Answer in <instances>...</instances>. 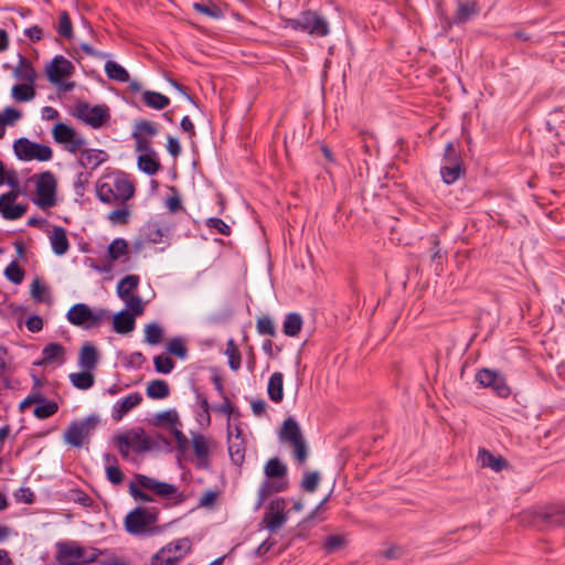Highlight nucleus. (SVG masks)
Listing matches in <instances>:
<instances>
[{
    "label": "nucleus",
    "instance_id": "f257e3e1",
    "mask_svg": "<svg viewBox=\"0 0 565 565\" xmlns=\"http://www.w3.org/2000/svg\"><path fill=\"white\" fill-rule=\"evenodd\" d=\"M55 547V558L58 565H84L94 563L102 553L95 547H84L75 541L57 542Z\"/></svg>",
    "mask_w": 565,
    "mask_h": 565
},
{
    "label": "nucleus",
    "instance_id": "f03ea898",
    "mask_svg": "<svg viewBox=\"0 0 565 565\" xmlns=\"http://www.w3.org/2000/svg\"><path fill=\"white\" fill-rule=\"evenodd\" d=\"M158 520L159 510L157 508L147 509L137 507L126 515L124 526L130 535H151L157 532L153 525Z\"/></svg>",
    "mask_w": 565,
    "mask_h": 565
},
{
    "label": "nucleus",
    "instance_id": "7ed1b4c3",
    "mask_svg": "<svg viewBox=\"0 0 565 565\" xmlns=\"http://www.w3.org/2000/svg\"><path fill=\"white\" fill-rule=\"evenodd\" d=\"M110 317L109 311L104 308L92 310L86 303H75L70 308L66 318L70 323L85 329L98 328Z\"/></svg>",
    "mask_w": 565,
    "mask_h": 565
},
{
    "label": "nucleus",
    "instance_id": "20e7f679",
    "mask_svg": "<svg viewBox=\"0 0 565 565\" xmlns=\"http://www.w3.org/2000/svg\"><path fill=\"white\" fill-rule=\"evenodd\" d=\"M288 25L294 30H300L319 38L326 36L330 32L328 21L311 10L303 11L299 17L290 19Z\"/></svg>",
    "mask_w": 565,
    "mask_h": 565
},
{
    "label": "nucleus",
    "instance_id": "39448f33",
    "mask_svg": "<svg viewBox=\"0 0 565 565\" xmlns=\"http://www.w3.org/2000/svg\"><path fill=\"white\" fill-rule=\"evenodd\" d=\"M98 422V417L95 415L87 416L81 420H73L64 431V441L72 447L81 448L95 430Z\"/></svg>",
    "mask_w": 565,
    "mask_h": 565
},
{
    "label": "nucleus",
    "instance_id": "423d86ee",
    "mask_svg": "<svg viewBox=\"0 0 565 565\" xmlns=\"http://www.w3.org/2000/svg\"><path fill=\"white\" fill-rule=\"evenodd\" d=\"M13 150L19 160L22 161H49L53 157L50 146L33 142L25 137H21L13 143Z\"/></svg>",
    "mask_w": 565,
    "mask_h": 565
},
{
    "label": "nucleus",
    "instance_id": "0eeeda50",
    "mask_svg": "<svg viewBox=\"0 0 565 565\" xmlns=\"http://www.w3.org/2000/svg\"><path fill=\"white\" fill-rule=\"evenodd\" d=\"M35 204L41 209L52 207L56 204V179L51 171L39 174L36 180Z\"/></svg>",
    "mask_w": 565,
    "mask_h": 565
},
{
    "label": "nucleus",
    "instance_id": "6e6552de",
    "mask_svg": "<svg viewBox=\"0 0 565 565\" xmlns=\"http://www.w3.org/2000/svg\"><path fill=\"white\" fill-rule=\"evenodd\" d=\"M76 117L86 125L98 129L110 119V113L106 105L90 106L88 103H79L76 105Z\"/></svg>",
    "mask_w": 565,
    "mask_h": 565
},
{
    "label": "nucleus",
    "instance_id": "1a4fd4ad",
    "mask_svg": "<svg viewBox=\"0 0 565 565\" xmlns=\"http://www.w3.org/2000/svg\"><path fill=\"white\" fill-rule=\"evenodd\" d=\"M286 505L287 501L284 498H276L269 502L262 523L270 533L277 532L287 522L288 513L286 512Z\"/></svg>",
    "mask_w": 565,
    "mask_h": 565
},
{
    "label": "nucleus",
    "instance_id": "9d476101",
    "mask_svg": "<svg viewBox=\"0 0 565 565\" xmlns=\"http://www.w3.org/2000/svg\"><path fill=\"white\" fill-rule=\"evenodd\" d=\"M475 379L480 386L491 388L499 397L505 398L511 394L504 375L498 371L481 369L476 373Z\"/></svg>",
    "mask_w": 565,
    "mask_h": 565
},
{
    "label": "nucleus",
    "instance_id": "9b49d317",
    "mask_svg": "<svg viewBox=\"0 0 565 565\" xmlns=\"http://www.w3.org/2000/svg\"><path fill=\"white\" fill-rule=\"evenodd\" d=\"M136 480L141 488L152 491L157 495L163 498L172 495L175 497L177 504H180L185 500V495L182 492H179L178 488L172 483L159 481L145 475H136Z\"/></svg>",
    "mask_w": 565,
    "mask_h": 565
},
{
    "label": "nucleus",
    "instance_id": "f8f14e48",
    "mask_svg": "<svg viewBox=\"0 0 565 565\" xmlns=\"http://www.w3.org/2000/svg\"><path fill=\"white\" fill-rule=\"evenodd\" d=\"M536 519L546 527L565 529V504L555 503L542 508L535 514Z\"/></svg>",
    "mask_w": 565,
    "mask_h": 565
},
{
    "label": "nucleus",
    "instance_id": "ddd939ff",
    "mask_svg": "<svg viewBox=\"0 0 565 565\" xmlns=\"http://www.w3.org/2000/svg\"><path fill=\"white\" fill-rule=\"evenodd\" d=\"M18 195V191L11 190L0 196V213L4 220H18L26 213V204H14Z\"/></svg>",
    "mask_w": 565,
    "mask_h": 565
},
{
    "label": "nucleus",
    "instance_id": "4468645a",
    "mask_svg": "<svg viewBox=\"0 0 565 565\" xmlns=\"http://www.w3.org/2000/svg\"><path fill=\"white\" fill-rule=\"evenodd\" d=\"M74 73V65L64 56H55L46 67L47 78L52 84H60L61 79Z\"/></svg>",
    "mask_w": 565,
    "mask_h": 565
},
{
    "label": "nucleus",
    "instance_id": "2eb2a0df",
    "mask_svg": "<svg viewBox=\"0 0 565 565\" xmlns=\"http://www.w3.org/2000/svg\"><path fill=\"white\" fill-rule=\"evenodd\" d=\"M126 436L131 450L138 454L151 450L156 446V441L146 436L143 428H132L126 433L120 434Z\"/></svg>",
    "mask_w": 565,
    "mask_h": 565
},
{
    "label": "nucleus",
    "instance_id": "dca6fc26",
    "mask_svg": "<svg viewBox=\"0 0 565 565\" xmlns=\"http://www.w3.org/2000/svg\"><path fill=\"white\" fill-rule=\"evenodd\" d=\"M129 253V246L126 239L124 238H115L108 246L107 249V259L109 264L107 265H92V267L98 273H108L111 270V263L118 260L122 256H127Z\"/></svg>",
    "mask_w": 565,
    "mask_h": 565
},
{
    "label": "nucleus",
    "instance_id": "f3484780",
    "mask_svg": "<svg viewBox=\"0 0 565 565\" xmlns=\"http://www.w3.org/2000/svg\"><path fill=\"white\" fill-rule=\"evenodd\" d=\"M288 486L287 479L266 478L258 488L256 508H260L270 495L287 490Z\"/></svg>",
    "mask_w": 565,
    "mask_h": 565
},
{
    "label": "nucleus",
    "instance_id": "a211bd4d",
    "mask_svg": "<svg viewBox=\"0 0 565 565\" xmlns=\"http://www.w3.org/2000/svg\"><path fill=\"white\" fill-rule=\"evenodd\" d=\"M99 362L97 348L89 341L83 343L78 352V365L82 370L93 371Z\"/></svg>",
    "mask_w": 565,
    "mask_h": 565
},
{
    "label": "nucleus",
    "instance_id": "6ab92c4d",
    "mask_svg": "<svg viewBox=\"0 0 565 565\" xmlns=\"http://www.w3.org/2000/svg\"><path fill=\"white\" fill-rule=\"evenodd\" d=\"M142 402L140 393H131L124 399L117 401L113 406L111 417L114 420L119 422L128 412L137 407Z\"/></svg>",
    "mask_w": 565,
    "mask_h": 565
},
{
    "label": "nucleus",
    "instance_id": "aec40b11",
    "mask_svg": "<svg viewBox=\"0 0 565 565\" xmlns=\"http://www.w3.org/2000/svg\"><path fill=\"white\" fill-rule=\"evenodd\" d=\"M108 156L104 150L84 149L78 157V164L86 170H95L107 160Z\"/></svg>",
    "mask_w": 565,
    "mask_h": 565
},
{
    "label": "nucleus",
    "instance_id": "412c9836",
    "mask_svg": "<svg viewBox=\"0 0 565 565\" xmlns=\"http://www.w3.org/2000/svg\"><path fill=\"white\" fill-rule=\"evenodd\" d=\"M107 182L110 186H113V191H115V194L120 204L132 198L135 188L132 183L124 175H116L111 179H108Z\"/></svg>",
    "mask_w": 565,
    "mask_h": 565
},
{
    "label": "nucleus",
    "instance_id": "4be33fe9",
    "mask_svg": "<svg viewBox=\"0 0 565 565\" xmlns=\"http://www.w3.org/2000/svg\"><path fill=\"white\" fill-rule=\"evenodd\" d=\"M192 548V541L190 537H181L175 541H172L168 543L167 545L162 546L154 555V559H159L162 557V555L166 554H177L182 555V558L191 552Z\"/></svg>",
    "mask_w": 565,
    "mask_h": 565
},
{
    "label": "nucleus",
    "instance_id": "5701e85b",
    "mask_svg": "<svg viewBox=\"0 0 565 565\" xmlns=\"http://www.w3.org/2000/svg\"><path fill=\"white\" fill-rule=\"evenodd\" d=\"M65 348L57 342L46 344L42 350V359L34 362L35 365H49L55 361L58 364L64 363Z\"/></svg>",
    "mask_w": 565,
    "mask_h": 565
},
{
    "label": "nucleus",
    "instance_id": "b1692460",
    "mask_svg": "<svg viewBox=\"0 0 565 565\" xmlns=\"http://www.w3.org/2000/svg\"><path fill=\"white\" fill-rule=\"evenodd\" d=\"M478 460L482 467H488L495 472H500L509 466V462L502 456H494L484 448L479 449Z\"/></svg>",
    "mask_w": 565,
    "mask_h": 565
},
{
    "label": "nucleus",
    "instance_id": "393cba45",
    "mask_svg": "<svg viewBox=\"0 0 565 565\" xmlns=\"http://www.w3.org/2000/svg\"><path fill=\"white\" fill-rule=\"evenodd\" d=\"M13 74L19 81L26 82L30 85H34L38 76L31 61L23 55H19V64Z\"/></svg>",
    "mask_w": 565,
    "mask_h": 565
},
{
    "label": "nucleus",
    "instance_id": "a878e982",
    "mask_svg": "<svg viewBox=\"0 0 565 565\" xmlns=\"http://www.w3.org/2000/svg\"><path fill=\"white\" fill-rule=\"evenodd\" d=\"M50 241L54 254L62 256L67 253L70 248V242L66 236L65 228L61 226H54L50 236Z\"/></svg>",
    "mask_w": 565,
    "mask_h": 565
},
{
    "label": "nucleus",
    "instance_id": "bb28decb",
    "mask_svg": "<svg viewBox=\"0 0 565 565\" xmlns=\"http://www.w3.org/2000/svg\"><path fill=\"white\" fill-rule=\"evenodd\" d=\"M479 13V8L476 1H458L457 13L452 19V23L462 24L469 21L472 17Z\"/></svg>",
    "mask_w": 565,
    "mask_h": 565
},
{
    "label": "nucleus",
    "instance_id": "cd10ccee",
    "mask_svg": "<svg viewBox=\"0 0 565 565\" xmlns=\"http://www.w3.org/2000/svg\"><path fill=\"white\" fill-rule=\"evenodd\" d=\"M136 324L134 315L129 313L127 310H121L116 313L113 318L114 330L117 333L126 334L134 330Z\"/></svg>",
    "mask_w": 565,
    "mask_h": 565
},
{
    "label": "nucleus",
    "instance_id": "c85d7f7f",
    "mask_svg": "<svg viewBox=\"0 0 565 565\" xmlns=\"http://www.w3.org/2000/svg\"><path fill=\"white\" fill-rule=\"evenodd\" d=\"M303 438L299 424L295 418L288 417L284 420L280 430V439L289 444Z\"/></svg>",
    "mask_w": 565,
    "mask_h": 565
},
{
    "label": "nucleus",
    "instance_id": "c756f323",
    "mask_svg": "<svg viewBox=\"0 0 565 565\" xmlns=\"http://www.w3.org/2000/svg\"><path fill=\"white\" fill-rule=\"evenodd\" d=\"M267 393L274 403H280L284 398V375L280 372L271 374L268 381Z\"/></svg>",
    "mask_w": 565,
    "mask_h": 565
},
{
    "label": "nucleus",
    "instance_id": "7c9ffc66",
    "mask_svg": "<svg viewBox=\"0 0 565 565\" xmlns=\"http://www.w3.org/2000/svg\"><path fill=\"white\" fill-rule=\"evenodd\" d=\"M34 402L40 403L34 411L33 414L39 419H45L53 416L58 411V405L54 401H46L42 395H34Z\"/></svg>",
    "mask_w": 565,
    "mask_h": 565
},
{
    "label": "nucleus",
    "instance_id": "2f4dec72",
    "mask_svg": "<svg viewBox=\"0 0 565 565\" xmlns=\"http://www.w3.org/2000/svg\"><path fill=\"white\" fill-rule=\"evenodd\" d=\"M264 473L269 479H287L288 468L279 458L274 457L266 462Z\"/></svg>",
    "mask_w": 565,
    "mask_h": 565
},
{
    "label": "nucleus",
    "instance_id": "473e14b6",
    "mask_svg": "<svg viewBox=\"0 0 565 565\" xmlns=\"http://www.w3.org/2000/svg\"><path fill=\"white\" fill-rule=\"evenodd\" d=\"M192 446L201 467H206L210 456V448L206 438L201 434L193 435Z\"/></svg>",
    "mask_w": 565,
    "mask_h": 565
},
{
    "label": "nucleus",
    "instance_id": "72a5a7b5",
    "mask_svg": "<svg viewBox=\"0 0 565 565\" xmlns=\"http://www.w3.org/2000/svg\"><path fill=\"white\" fill-rule=\"evenodd\" d=\"M137 166L148 175H154L161 168L156 152L139 154Z\"/></svg>",
    "mask_w": 565,
    "mask_h": 565
},
{
    "label": "nucleus",
    "instance_id": "f704fd0d",
    "mask_svg": "<svg viewBox=\"0 0 565 565\" xmlns=\"http://www.w3.org/2000/svg\"><path fill=\"white\" fill-rule=\"evenodd\" d=\"M302 317L297 312H290L285 317L282 331L287 337H297L302 328Z\"/></svg>",
    "mask_w": 565,
    "mask_h": 565
},
{
    "label": "nucleus",
    "instance_id": "c9c22d12",
    "mask_svg": "<svg viewBox=\"0 0 565 565\" xmlns=\"http://www.w3.org/2000/svg\"><path fill=\"white\" fill-rule=\"evenodd\" d=\"M142 100L148 107L157 110H162L170 104V99L166 95L153 90H146L142 94Z\"/></svg>",
    "mask_w": 565,
    "mask_h": 565
},
{
    "label": "nucleus",
    "instance_id": "e433bc0d",
    "mask_svg": "<svg viewBox=\"0 0 565 565\" xmlns=\"http://www.w3.org/2000/svg\"><path fill=\"white\" fill-rule=\"evenodd\" d=\"M68 377L72 385L82 391L89 390L95 383L92 371L83 370L82 372L71 373Z\"/></svg>",
    "mask_w": 565,
    "mask_h": 565
},
{
    "label": "nucleus",
    "instance_id": "4c0bfd02",
    "mask_svg": "<svg viewBox=\"0 0 565 565\" xmlns=\"http://www.w3.org/2000/svg\"><path fill=\"white\" fill-rule=\"evenodd\" d=\"M139 276L138 275H127L122 279L119 280L117 285V295L120 299H126L130 294L137 289L139 285Z\"/></svg>",
    "mask_w": 565,
    "mask_h": 565
},
{
    "label": "nucleus",
    "instance_id": "58836bf2",
    "mask_svg": "<svg viewBox=\"0 0 565 565\" xmlns=\"http://www.w3.org/2000/svg\"><path fill=\"white\" fill-rule=\"evenodd\" d=\"M192 8L198 13L204 14L211 19H222L224 17L223 10L211 0L206 2H194Z\"/></svg>",
    "mask_w": 565,
    "mask_h": 565
},
{
    "label": "nucleus",
    "instance_id": "ea45409f",
    "mask_svg": "<svg viewBox=\"0 0 565 565\" xmlns=\"http://www.w3.org/2000/svg\"><path fill=\"white\" fill-rule=\"evenodd\" d=\"M147 243L158 244L164 236L162 227L157 222H148L140 231Z\"/></svg>",
    "mask_w": 565,
    "mask_h": 565
},
{
    "label": "nucleus",
    "instance_id": "a19ab883",
    "mask_svg": "<svg viewBox=\"0 0 565 565\" xmlns=\"http://www.w3.org/2000/svg\"><path fill=\"white\" fill-rule=\"evenodd\" d=\"M170 393L168 383L164 380H153L146 388V394L152 399L166 398Z\"/></svg>",
    "mask_w": 565,
    "mask_h": 565
},
{
    "label": "nucleus",
    "instance_id": "79ce46f5",
    "mask_svg": "<svg viewBox=\"0 0 565 565\" xmlns=\"http://www.w3.org/2000/svg\"><path fill=\"white\" fill-rule=\"evenodd\" d=\"M105 73L109 79L120 83L129 82V73L125 67L114 61H107L105 64Z\"/></svg>",
    "mask_w": 565,
    "mask_h": 565
},
{
    "label": "nucleus",
    "instance_id": "37998d69",
    "mask_svg": "<svg viewBox=\"0 0 565 565\" xmlns=\"http://www.w3.org/2000/svg\"><path fill=\"white\" fill-rule=\"evenodd\" d=\"M463 173V164H447L440 168V175L446 184L455 183Z\"/></svg>",
    "mask_w": 565,
    "mask_h": 565
},
{
    "label": "nucleus",
    "instance_id": "c03bdc74",
    "mask_svg": "<svg viewBox=\"0 0 565 565\" xmlns=\"http://www.w3.org/2000/svg\"><path fill=\"white\" fill-rule=\"evenodd\" d=\"M75 129L64 122H57L53 128V138L57 143L66 145L75 137Z\"/></svg>",
    "mask_w": 565,
    "mask_h": 565
},
{
    "label": "nucleus",
    "instance_id": "a18cd8bd",
    "mask_svg": "<svg viewBox=\"0 0 565 565\" xmlns=\"http://www.w3.org/2000/svg\"><path fill=\"white\" fill-rule=\"evenodd\" d=\"M228 454L232 461L235 465H242L245 458L244 441L239 439V434L235 437V440L228 441Z\"/></svg>",
    "mask_w": 565,
    "mask_h": 565
},
{
    "label": "nucleus",
    "instance_id": "49530a36",
    "mask_svg": "<svg viewBox=\"0 0 565 565\" xmlns=\"http://www.w3.org/2000/svg\"><path fill=\"white\" fill-rule=\"evenodd\" d=\"M96 194H97V198L104 203H107V204H118L119 203V201L115 194V191H113V186H110L108 184L107 180L100 181L97 183Z\"/></svg>",
    "mask_w": 565,
    "mask_h": 565
},
{
    "label": "nucleus",
    "instance_id": "de8ad7c7",
    "mask_svg": "<svg viewBox=\"0 0 565 565\" xmlns=\"http://www.w3.org/2000/svg\"><path fill=\"white\" fill-rule=\"evenodd\" d=\"M153 425L156 426H172L175 428L177 425H180L179 415L174 409H168L154 415L152 419Z\"/></svg>",
    "mask_w": 565,
    "mask_h": 565
},
{
    "label": "nucleus",
    "instance_id": "09e8293b",
    "mask_svg": "<svg viewBox=\"0 0 565 565\" xmlns=\"http://www.w3.org/2000/svg\"><path fill=\"white\" fill-rule=\"evenodd\" d=\"M11 94L17 102H30L34 98L35 90L33 88V85L19 84L12 87Z\"/></svg>",
    "mask_w": 565,
    "mask_h": 565
},
{
    "label": "nucleus",
    "instance_id": "8fccbe9b",
    "mask_svg": "<svg viewBox=\"0 0 565 565\" xmlns=\"http://www.w3.org/2000/svg\"><path fill=\"white\" fill-rule=\"evenodd\" d=\"M163 329L156 322L146 324L145 341L150 345L159 344L162 341Z\"/></svg>",
    "mask_w": 565,
    "mask_h": 565
},
{
    "label": "nucleus",
    "instance_id": "3c124183",
    "mask_svg": "<svg viewBox=\"0 0 565 565\" xmlns=\"http://www.w3.org/2000/svg\"><path fill=\"white\" fill-rule=\"evenodd\" d=\"M225 354L228 358V365L231 370L238 371L241 367L242 355L239 350L234 343L233 339H230L226 343Z\"/></svg>",
    "mask_w": 565,
    "mask_h": 565
},
{
    "label": "nucleus",
    "instance_id": "603ef678",
    "mask_svg": "<svg viewBox=\"0 0 565 565\" xmlns=\"http://www.w3.org/2000/svg\"><path fill=\"white\" fill-rule=\"evenodd\" d=\"M4 276L13 284H21L24 278V269L13 260L6 267Z\"/></svg>",
    "mask_w": 565,
    "mask_h": 565
},
{
    "label": "nucleus",
    "instance_id": "864d4df0",
    "mask_svg": "<svg viewBox=\"0 0 565 565\" xmlns=\"http://www.w3.org/2000/svg\"><path fill=\"white\" fill-rule=\"evenodd\" d=\"M57 33L65 39H71L73 36L71 18L66 11H61L58 14Z\"/></svg>",
    "mask_w": 565,
    "mask_h": 565
},
{
    "label": "nucleus",
    "instance_id": "5fc2aeb1",
    "mask_svg": "<svg viewBox=\"0 0 565 565\" xmlns=\"http://www.w3.org/2000/svg\"><path fill=\"white\" fill-rule=\"evenodd\" d=\"M154 370L161 374H169L173 367V360L167 354H159L153 359Z\"/></svg>",
    "mask_w": 565,
    "mask_h": 565
},
{
    "label": "nucleus",
    "instance_id": "6e6d98bb",
    "mask_svg": "<svg viewBox=\"0 0 565 565\" xmlns=\"http://www.w3.org/2000/svg\"><path fill=\"white\" fill-rule=\"evenodd\" d=\"M444 164H463L462 159L458 150L456 149L454 142L449 141L444 150V158H443Z\"/></svg>",
    "mask_w": 565,
    "mask_h": 565
},
{
    "label": "nucleus",
    "instance_id": "4d7b16f0",
    "mask_svg": "<svg viewBox=\"0 0 565 565\" xmlns=\"http://www.w3.org/2000/svg\"><path fill=\"white\" fill-rule=\"evenodd\" d=\"M256 330L262 335H270V337L276 335L275 324H274L273 320L270 319V317H268V316H262L257 319Z\"/></svg>",
    "mask_w": 565,
    "mask_h": 565
},
{
    "label": "nucleus",
    "instance_id": "13d9d810",
    "mask_svg": "<svg viewBox=\"0 0 565 565\" xmlns=\"http://www.w3.org/2000/svg\"><path fill=\"white\" fill-rule=\"evenodd\" d=\"M167 350L170 354H173L182 360L188 356V349L181 338H174L170 340L168 342Z\"/></svg>",
    "mask_w": 565,
    "mask_h": 565
},
{
    "label": "nucleus",
    "instance_id": "bf43d9fd",
    "mask_svg": "<svg viewBox=\"0 0 565 565\" xmlns=\"http://www.w3.org/2000/svg\"><path fill=\"white\" fill-rule=\"evenodd\" d=\"M132 132H138L140 136L147 135L153 137L158 134V127L147 119H140L135 124V130Z\"/></svg>",
    "mask_w": 565,
    "mask_h": 565
},
{
    "label": "nucleus",
    "instance_id": "052dcab7",
    "mask_svg": "<svg viewBox=\"0 0 565 565\" xmlns=\"http://www.w3.org/2000/svg\"><path fill=\"white\" fill-rule=\"evenodd\" d=\"M131 137L135 140V149L139 154L156 152L152 149L151 141L145 136H140L138 132H132Z\"/></svg>",
    "mask_w": 565,
    "mask_h": 565
},
{
    "label": "nucleus",
    "instance_id": "680f3d73",
    "mask_svg": "<svg viewBox=\"0 0 565 565\" xmlns=\"http://www.w3.org/2000/svg\"><path fill=\"white\" fill-rule=\"evenodd\" d=\"M320 473L318 471L307 472L301 481L302 490L315 492L319 486Z\"/></svg>",
    "mask_w": 565,
    "mask_h": 565
},
{
    "label": "nucleus",
    "instance_id": "e2e57ef3",
    "mask_svg": "<svg viewBox=\"0 0 565 565\" xmlns=\"http://www.w3.org/2000/svg\"><path fill=\"white\" fill-rule=\"evenodd\" d=\"M220 492L217 490H206L199 500V508L213 509L217 502Z\"/></svg>",
    "mask_w": 565,
    "mask_h": 565
},
{
    "label": "nucleus",
    "instance_id": "0e129e2a",
    "mask_svg": "<svg viewBox=\"0 0 565 565\" xmlns=\"http://www.w3.org/2000/svg\"><path fill=\"white\" fill-rule=\"evenodd\" d=\"M206 227L214 230L222 235H231V227L223 220L218 217H210L205 222Z\"/></svg>",
    "mask_w": 565,
    "mask_h": 565
},
{
    "label": "nucleus",
    "instance_id": "69168bd1",
    "mask_svg": "<svg viewBox=\"0 0 565 565\" xmlns=\"http://www.w3.org/2000/svg\"><path fill=\"white\" fill-rule=\"evenodd\" d=\"M70 498L73 502H75L84 508H89L94 503L93 499L81 489L71 490Z\"/></svg>",
    "mask_w": 565,
    "mask_h": 565
},
{
    "label": "nucleus",
    "instance_id": "338daca9",
    "mask_svg": "<svg viewBox=\"0 0 565 565\" xmlns=\"http://www.w3.org/2000/svg\"><path fill=\"white\" fill-rule=\"evenodd\" d=\"M294 448L295 459L299 463L306 462L308 458V448L303 438L290 444Z\"/></svg>",
    "mask_w": 565,
    "mask_h": 565
},
{
    "label": "nucleus",
    "instance_id": "774afa93",
    "mask_svg": "<svg viewBox=\"0 0 565 565\" xmlns=\"http://www.w3.org/2000/svg\"><path fill=\"white\" fill-rule=\"evenodd\" d=\"M124 300L126 301V306L132 312L131 315H134V317L143 312V303L140 296L132 295Z\"/></svg>",
    "mask_w": 565,
    "mask_h": 565
}]
</instances>
